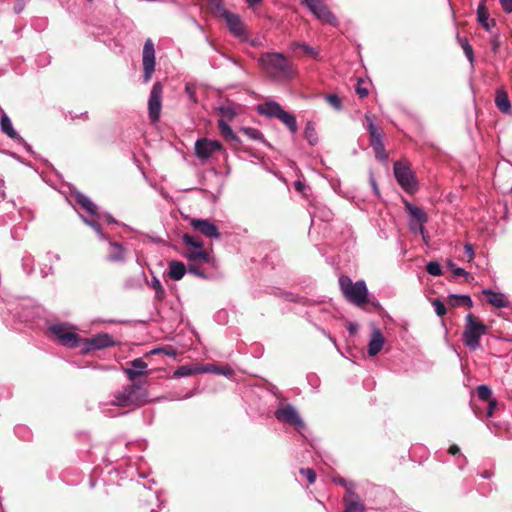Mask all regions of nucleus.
I'll return each instance as SVG.
<instances>
[{
	"mask_svg": "<svg viewBox=\"0 0 512 512\" xmlns=\"http://www.w3.org/2000/svg\"><path fill=\"white\" fill-rule=\"evenodd\" d=\"M259 63L265 73L274 80L287 81L294 76L291 63L282 53H263L259 58Z\"/></svg>",
	"mask_w": 512,
	"mask_h": 512,
	"instance_id": "nucleus-1",
	"label": "nucleus"
},
{
	"mask_svg": "<svg viewBox=\"0 0 512 512\" xmlns=\"http://www.w3.org/2000/svg\"><path fill=\"white\" fill-rule=\"evenodd\" d=\"M338 283L342 294L349 302L357 306L368 302V290L364 280L352 282L349 276L341 275Z\"/></svg>",
	"mask_w": 512,
	"mask_h": 512,
	"instance_id": "nucleus-2",
	"label": "nucleus"
},
{
	"mask_svg": "<svg viewBox=\"0 0 512 512\" xmlns=\"http://www.w3.org/2000/svg\"><path fill=\"white\" fill-rule=\"evenodd\" d=\"M487 332V327L473 314L469 313L465 317V327L462 334L464 344L471 350L475 351L480 348V340Z\"/></svg>",
	"mask_w": 512,
	"mask_h": 512,
	"instance_id": "nucleus-3",
	"label": "nucleus"
},
{
	"mask_svg": "<svg viewBox=\"0 0 512 512\" xmlns=\"http://www.w3.org/2000/svg\"><path fill=\"white\" fill-rule=\"evenodd\" d=\"M146 402V391L138 384L125 386L111 403L118 407L140 406Z\"/></svg>",
	"mask_w": 512,
	"mask_h": 512,
	"instance_id": "nucleus-4",
	"label": "nucleus"
},
{
	"mask_svg": "<svg viewBox=\"0 0 512 512\" xmlns=\"http://www.w3.org/2000/svg\"><path fill=\"white\" fill-rule=\"evenodd\" d=\"M75 327L68 323H52L48 325V331L55 340L68 348H76L81 341V337L74 332Z\"/></svg>",
	"mask_w": 512,
	"mask_h": 512,
	"instance_id": "nucleus-5",
	"label": "nucleus"
},
{
	"mask_svg": "<svg viewBox=\"0 0 512 512\" xmlns=\"http://www.w3.org/2000/svg\"><path fill=\"white\" fill-rule=\"evenodd\" d=\"M365 128L370 135V145L375 152V156L380 161L387 160L385 146L383 142V135L378 126L375 124V115L367 112L365 113Z\"/></svg>",
	"mask_w": 512,
	"mask_h": 512,
	"instance_id": "nucleus-6",
	"label": "nucleus"
},
{
	"mask_svg": "<svg viewBox=\"0 0 512 512\" xmlns=\"http://www.w3.org/2000/svg\"><path fill=\"white\" fill-rule=\"evenodd\" d=\"M394 170V176L398 182V184L401 186L403 190L406 192L412 194L417 191L418 183L417 180L411 171V169L401 163L396 162L393 167Z\"/></svg>",
	"mask_w": 512,
	"mask_h": 512,
	"instance_id": "nucleus-7",
	"label": "nucleus"
},
{
	"mask_svg": "<svg viewBox=\"0 0 512 512\" xmlns=\"http://www.w3.org/2000/svg\"><path fill=\"white\" fill-rule=\"evenodd\" d=\"M224 147L218 140L200 138L194 144V153L202 162L208 160L216 152H223Z\"/></svg>",
	"mask_w": 512,
	"mask_h": 512,
	"instance_id": "nucleus-8",
	"label": "nucleus"
},
{
	"mask_svg": "<svg viewBox=\"0 0 512 512\" xmlns=\"http://www.w3.org/2000/svg\"><path fill=\"white\" fill-rule=\"evenodd\" d=\"M274 414L278 421L293 425L299 432L305 428L304 421L291 404H281Z\"/></svg>",
	"mask_w": 512,
	"mask_h": 512,
	"instance_id": "nucleus-9",
	"label": "nucleus"
},
{
	"mask_svg": "<svg viewBox=\"0 0 512 512\" xmlns=\"http://www.w3.org/2000/svg\"><path fill=\"white\" fill-rule=\"evenodd\" d=\"M494 185L502 192L512 190V163L504 161L498 163L495 169Z\"/></svg>",
	"mask_w": 512,
	"mask_h": 512,
	"instance_id": "nucleus-10",
	"label": "nucleus"
},
{
	"mask_svg": "<svg viewBox=\"0 0 512 512\" xmlns=\"http://www.w3.org/2000/svg\"><path fill=\"white\" fill-rule=\"evenodd\" d=\"M163 86L160 82H155L150 91L148 99V116L152 123L159 121L162 109Z\"/></svg>",
	"mask_w": 512,
	"mask_h": 512,
	"instance_id": "nucleus-11",
	"label": "nucleus"
},
{
	"mask_svg": "<svg viewBox=\"0 0 512 512\" xmlns=\"http://www.w3.org/2000/svg\"><path fill=\"white\" fill-rule=\"evenodd\" d=\"M143 83H148L155 70V50L151 39L145 41L142 52Z\"/></svg>",
	"mask_w": 512,
	"mask_h": 512,
	"instance_id": "nucleus-12",
	"label": "nucleus"
},
{
	"mask_svg": "<svg viewBox=\"0 0 512 512\" xmlns=\"http://www.w3.org/2000/svg\"><path fill=\"white\" fill-rule=\"evenodd\" d=\"M303 3L322 22L329 23L333 26L337 25L336 17L330 12L322 0H303Z\"/></svg>",
	"mask_w": 512,
	"mask_h": 512,
	"instance_id": "nucleus-13",
	"label": "nucleus"
},
{
	"mask_svg": "<svg viewBox=\"0 0 512 512\" xmlns=\"http://www.w3.org/2000/svg\"><path fill=\"white\" fill-rule=\"evenodd\" d=\"M191 227L200 232L202 235L211 238L219 239L220 233L218 227L208 219L193 218L190 221Z\"/></svg>",
	"mask_w": 512,
	"mask_h": 512,
	"instance_id": "nucleus-14",
	"label": "nucleus"
},
{
	"mask_svg": "<svg viewBox=\"0 0 512 512\" xmlns=\"http://www.w3.org/2000/svg\"><path fill=\"white\" fill-rule=\"evenodd\" d=\"M71 197L81 206L92 218L101 219L97 205L85 194L80 191L71 193Z\"/></svg>",
	"mask_w": 512,
	"mask_h": 512,
	"instance_id": "nucleus-15",
	"label": "nucleus"
},
{
	"mask_svg": "<svg viewBox=\"0 0 512 512\" xmlns=\"http://www.w3.org/2000/svg\"><path fill=\"white\" fill-rule=\"evenodd\" d=\"M124 373L131 382H136L140 376L148 373V365L142 358H136L130 362V366L124 369Z\"/></svg>",
	"mask_w": 512,
	"mask_h": 512,
	"instance_id": "nucleus-16",
	"label": "nucleus"
},
{
	"mask_svg": "<svg viewBox=\"0 0 512 512\" xmlns=\"http://www.w3.org/2000/svg\"><path fill=\"white\" fill-rule=\"evenodd\" d=\"M482 293L487 296V302L495 308H510L512 306V303L502 292H495L486 288L482 290Z\"/></svg>",
	"mask_w": 512,
	"mask_h": 512,
	"instance_id": "nucleus-17",
	"label": "nucleus"
},
{
	"mask_svg": "<svg viewBox=\"0 0 512 512\" xmlns=\"http://www.w3.org/2000/svg\"><path fill=\"white\" fill-rule=\"evenodd\" d=\"M0 130L14 142L23 141V137L14 129L10 117L4 110H1L0 112Z\"/></svg>",
	"mask_w": 512,
	"mask_h": 512,
	"instance_id": "nucleus-18",
	"label": "nucleus"
},
{
	"mask_svg": "<svg viewBox=\"0 0 512 512\" xmlns=\"http://www.w3.org/2000/svg\"><path fill=\"white\" fill-rule=\"evenodd\" d=\"M383 345H384L383 334L378 328H376L373 330V332L371 334V339L368 344L369 356H371V357L376 356L383 348Z\"/></svg>",
	"mask_w": 512,
	"mask_h": 512,
	"instance_id": "nucleus-19",
	"label": "nucleus"
},
{
	"mask_svg": "<svg viewBox=\"0 0 512 512\" xmlns=\"http://www.w3.org/2000/svg\"><path fill=\"white\" fill-rule=\"evenodd\" d=\"M405 211L409 216L410 221L424 222L428 221L427 213L420 207L414 205L409 201H404Z\"/></svg>",
	"mask_w": 512,
	"mask_h": 512,
	"instance_id": "nucleus-20",
	"label": "nucleus"
},
{
	"mask_svg": "<svg viewBox=\"0 0 512 512\" xmlns=\"http://www.w3.org/2000/svg\"><path fill=\"white\" fill-rule=\"evenodd\" d=\"M92 345L95 350H102L109 347H114L117 343L109 333H98L90 337Z\"/></svg>",
	"mask_w": 512,
	"mask_h": 512,
	"instance_id": "nucleus-21",
	"label": "nucleus"
},
{
	"mask_svg": "<svg viewBox=\"0 0 512 512\" xmlns=\"http://www.w3.org/2000/svg\"><path fill=\"white\" fill-rule=\"evenodd\" d=\"M259 114L268 118H277L283 111L282 106L276 101H266L264 104L257 107Z\"/></svg>",
	"mask_w": 512,
	"mask_h": 512,
	"instance_id": "nucleus-22",
	"label": "nucleus"
},
{
	"mask_svg": "<svg viewBox=\"0 0 512 512\" xmlns=\"http://www.w3.org/2000/svg\"><path fill=\"white\" fill-rule=\"evenodd\" d=\"M289 49L295 54L305 55L312 59H317L319 56L318 50L306 43L293 42L290 44Z\"/></svg>",
	"mask_w": 512,
	"mask_h": 512,
	"instance_id": "nucleus-23",
	"label": "nucleus"
},
{
	"mask_svg": "<svg viewBox=\"0 0 512 512\" xmlns=\"http://www.w3.org/2000/svg\"><path fill=\"white\" fill-rule=\"evenodd\" d=\"M219 17L226 22L230 32H242V23L240 17L237 14H234L225 9V11Z\"/></svg>",
	"mask_w": 512,
	"mask_h": 512,
	"instance_id": "nucleus-24",
	"label": "nucleus"
},
{
	"mask_svg": "<svg viewBox=\"0 0 512 512\" xmlns=\"http://www.w3.org/2000/svg\"><path fill=\"white\" fill-rule=\"evenodd\" d=\"M495 105L504 114H510L512 107L508 94L504 90H497L495 95Z\"/></svg>",
	"mask_w": 512,
	"mask_h": 512,
	"instance_id": "nucleus-25",
	"label": "nucleus"
},
{
	"mask_svg": "<svg viewBox=\"0 0 512 512\" xmlns=\"http://www.w3.org/2000/svg\"><path fill=\"white\" fill-rule=\"evenodd\" d=\"M169 277L174 281L181 280L187 272V267L181 261L173 260L169 264Z\"/></svg>",
	"mask_w": 512,
	"mask_h": 512,
	"instance_id": "nucleus-26",
	"label": "nucleus"
},
{
	"mask_svg": "<svg viewBox=\"0 0 512 512\" xmlns=\"http://www.w3.org/2000/svg\"><path fill=\"white\" fill-rule=\"evenodd\" d=\"M202 8H205L214 16L219 17L224 11L225 7L221 0H198L197 2Z\"/></svg>",
	"mask_w": 512,
	"mask_h": 512,
	"instance_id": "nucleus-27",
	"label": "nucleus"
},
{
	"mask_svg": "<svg viewBox=\"0 0 512 512\" xmlns=\"http://www.w3.org/2000/svg\"><path fill=\"white\" fill-rule=\"evenodd\" d=\"M111 253L108 255L107 260L109 262H124L125 261V248L118 242L109 241Z\"/></svg>",
	"mask_w": 512,
	"mask_h": 512,
	"instance_id": "nucleus-28",
	"label": "nucleus"
},
{
	"mask_svg": "<svg viewBox=\"0 0 512 512\" xmlns=\"http://www.w3.org/2000/svg\"><path fill=\"white\" fill-rule=\"evenodd\" d=\"M218 128L222 136L231 142H234L236 144H240L241 140L237 136V134L232 130L228 122H226L224 119L218 120Z\"/></svg>",
	"mask_w": 512,
	"mask_h": 512,
	"instance_id": "nucleus-29",
	"label": "nucleus"
},
{
	"mask_svg": "<svg viewBox=\"0 0 512 512\" xmlns=\"http://www.w3.org/2000/svg\"><path fill=\"white\" fill-rule=\"evenodd\" d=\"M448 302L452 307L465 306L471 308L473 306L472 298L467 294H450Z\"/></svg>",
	"mask_w": 512,
	"mask_h": 512,
	"instance_id": "nucleus-30",
	"label": "nucleus"
},
{
	"mask_svg": "<svg viewBox=\"0 0 512 512\" xmlns=\"http://www.w3.org/2000/svg\"><path fill=\"white\" fill-rule=\"evenodd\" d=\"M183 256L190 262L201 261L203 263H208L210 261L209 254L204 251V249H191L189 251L184 252Z\"/></svg>",
	"mask_w": 512,
	"mask_h": 512,
	"instance_id": "nucleus-31",
	"label": "nucleus"
},
{
	"mask_svg": "<svg viewBox=\"0 0 512 512\" xmlns=\"http://www.w3.org/2000/svg\"><path fill=\"white\" fill-rule=\"evenodd\" d=\"M276 119H279L283 124H285L292 134H295L297 132L298 126L296 117L292 113L283 109V111L279 114V116Z\"/></svg>",
	"mask_w": 512,
	"mask_h": 512,
	"instance_id": "nucleus-32",
	"label": "nucleus"
},
{
	"mask_svg": "<svg viewBox=\"0 0 512 512\" xmlns=\"http://www.w3.org/2000/svg\"><path fill=\"white\" fill-rule=\"evenodd\" d=\"M458 44L462 47L464 54L471 65L474 62V51L473 48L465 35L456 34Z\"/></svg>",
	"mask_w": 512,
	"mask_h": 512,
	"instance_id": "nucleus-33",
	"label": "nucleus"
},
{
	"mask_svg": "<svg viewBox=\"0 0 512 512\" xmlns=\"http://www.w3.org/2000/svg\"><path fill=\"white\" fill-rule=\"evenodd\" d=\"M344 510L343 512H364L366 507L360 499H350L343 497Z\"/></svg>",
	"mask_w": 512,
	"mask_h": 512,
	"instance_id": "nucleus-34",
	"label": "nucleus"
},
{
	"mask_svg": "<svg viewBox=\"0 0 512 512\" xmlns=\"http://www.w3.org/2000/svg\"><path fill=\"white\" fill-rule=\"evenodd\" d=\"M204 367L200 366H191V365H183L178 367L175 372L174 376L176 377H187L194 374H197L199 372H203Z\"/></svg>",
	"mask_w": 512,
	"mask_h": 512,
	"instance_id": "nucleus-35",
	"label": "nucleus"
},
{
	"mask_svg": "<svg viewBox=\"0 0 512 512\" xmlns=\"http://www.w3.org/2000/svg\"><path fill=\"white\" fill-rule=\"evenodd\" d=\"M304 137L311 146H315L318 143V135L313 122L308 121L304 129Z\"/></svg>",
	"mask_w": 512,
	"mask_h": 512,
	"instance_id": "nucleus-36",
	"label": "nucleus"
},
{
	"mask_svg": "<svg viewBox=\"0 0 512 512\" xmlns=\"http://www.w3.org/2000/svg\"><path fill=\"white\" fill-rule=\"evenodd\" d=\"M79 216L86 225L90 226L97 233L100 240H103V241L108 240L107 236L101 230V226L98 223L99 219H96V218L88 219L85 216H83L82 214H79Z\"/></svg>",
	"mask_w": 512,
	"mask_h": 512,
	"instance_id": "nucleus-37",
	"label": "nucleus"
},
{
	"mask_svg": "<svg viewBox=\"0 0 512 512\" xmlns=\"http://www.w3.org/2000/svg\"><path fill=\"white\" fill-rule=\"evenodd\" d=\"M241 131L251 140L260 141L266 145L269 146V144L266 142L263 133L252 127H243Z\"/></svg>",
	"mask_w": 512,
	"mask_h": 512,
	"instance_id": "nucleus-38",
	"label": "nucleus"
},
{
	"mask_svg": "<svg viewBox=\"0 0 512 512\" xmlns=\"http://www.w3.org/2000/svg\"><path fill=\"white\" fill-rule=\"evenodd\" d=\"M217 111L221 116L220 119H224L226 122L232 121L237 115L235 108L231 105L219 106Z\"/></svg>",
	"mask_w": 512,
	"mask_h": 512,
	"instance_id": "nucleus-39",
	"label": "nucleus"
},
{
	"mask_svg": "<svg viewBox=\"0 0 512 512\" xmlns=\"http://www.w3.org/2000/svg\"><path fill=\"white\" fill-rule=\"evenodd\" d=\"M155 290V299L158 301H162L166 297L165 289L163 288L160 280L153 276L152 280L149 284Z\"/></svg>",
	"mask_w": 512,
	"mask_h": 512,
	"instance_id": "nucleus-40",
	"label": "nucleus"
},
{
	"mask_svg": "<svg viewBox=\"0 0 512 512\" xmlns=\"http://www.w3.org/2000/svg\"><path fill=\"white\" fill-rule=\"evenodd\" d=\"M203 372H213L227 377L233 375V370L230 367H220L213 365L204 366Z\"/></svg>",
	"mask_w": 512,
	"mask_h": 512,
	"instance_id": "nucleus-41",
	"label": "nucleus"
},
{
	"mask_svg": "<svg viewBox=\"0 0 512 512\" xmlns=\"http://www.w3.org/2000/svg\"><path fill=\"white\" fill-rule=\"evenodd\" d=\"M183 243L192 249H202L204 247L203 242L200 239L195 238L194 236L185 233L182 236Z\"/></svg>",
	"mask_w": 512,
	"mask_h": 512,
	"instance_id": "nucleus-42",
	"label": "nucleus"
},
{
	"mask_svg": "<svg viewBox=\"0 0 512 512\" xmlns=\"http://www.w3.org/2000/svg\"><path fill=\"white\" fill-rule=\"evenodd\" d=\"M477 16H478V21L482 24V27L485 30H489L490 29V24L488 21L489 14H488L485 6L479 5L478 10H477Z\"/></svg>",
	"mask_w": 512,
	"mask_h": 512,
	"instance_id": "nucleus-43",
	"label": "nucleus"
},
{
	"mask_svg": "<svg viewBox=\"0 0 512 512\" xmlns=\"http://www.w3.org/2000/svg\"><path fill=\"white\" fill-rule=\"evenodd\" d=\"M477 395L480 400L488 401L491 399L492 390L488 385L482 384L477 387Z\"/></svg>",
	"mask_w": 512,
	"mask_h": 512,
	"instance_id": "nucleus-44",
	"label": "nucleus"
},
{
	"mask_svg": "<svg viewBox=\"0 0 512 512\" xmlns=\"http://www.w3.org/2000/svg\"><path fill=\"white\" fill-rule=\"evenodd\" d=\"M426 271L431 276H441L442 275V268L440 264L437 261H430L426 265Z\"/></svg>",
	"mask_w": 512,
	"mask_h": 512,
	"instance_id": "nucleus-45",
	"label": "nucleus"
},
{
	"mask_svg": "<svg viewBox=\"0 0 512 512\" xmlns=\"http://www.w3.org/2000/svg\"><path fill=\"white\" fill-rule=\"evenodd\" d=\"M326 101L335 110H337V111L342 110V102L337 94H329L328 96H326Z\"/></svg>",
	"mask_w": 512,
	"mask_h": 512,
	"instance_id": "nucleus-46",
	"label": "nucleus"
},
{
	"mask_svg": "<svg viewBox=\"0 0 512 512\" xmlns=\"http://www.w3.org/2000/svg\"><path fill=\"white\" fill-rule=\"evenodd\" d=\"M187 272L202 279L207 278L206 273L195 263H189L187 267Z\"/></svg>",
	"mask_w": 512,
	"mask_h": 512,
	"instance_id": "nucleus-47",
	"label": "nucleus"
},
{
	"mask_svg": "<svg viewBox=\"0 0 512 512\" xmlns=\"http://www.w3.org/2000/svg\"><path fill=\"white\" fill-rule=\"evenodd\" d=\"M80 343L82 344L80 349L81 354L86 355L91 351H96L90 338H81Z\"/></svg>",
	"mask_w": 512,
	"mask_h": 512,
	"instance_id": "nucleus-48",
	"label": "nucleus"
},
{
	"mask_svg": "<svg viewBox=\"0 0 512 512\" xmlns=\"http://www.w3.org/2000/svg\"><path fill=\"white\" fill-rule=\"evenodd\" d=\"M409 229L413 234H424L425 223L424 222H416L410 221L408 222Z\"/></svg>",
	"mask_w": 512,
	"mask_h": 512,
	"instance_id": "nucleus-49",
	"label": "nucleus"
},
{
	"mask_svg": "<svg viewBox=\"0 0 512 512\" xmlns=\"http://www.w3.org/2000/svg\"><path fill=\"white\" fill-rule=\"evenodd\" d=\"M447 266L449 267V269L453 272L454 275L456 276H463V277H467L469 275V273L461 268V267H457L453 261L449 260L447 262Z\"/></svg>",
	"mask_w": 512,
	"mask_h": 512,
	"instance_id": "nucleus-50",
	"label": "nucleus"
},
{
	"mask_svg": "<svg viewBox=\"0 0 512 512\" xmlns=\"http://www.w3.org/2000/svg\"><path fill=\"white\" fill-rule=\"evenodd\" d=\"M433 307L435 309V313L439 316V317H442L446 314V307H445V304L440 301L439 299H435L433 302Z\"/></svg>",
	"mask_w": 512,
	"mask_h": 512,
	"instance_id": "nucleus-51",
	"label": "nucleus"
},
{
	"mask_svg": "<svg viewBox=\"0 0 512 512\" xmlns=\"http://www.w3.org/2000/svg\"><path fill=\"white\" fill-rule=\"evenodd\" d=\"M300 473L307 478L309 484H313L315 482L317 476L313 469L301 468Z\"/></svg>",
	"mask_w": 512,
	"mask_h": 512,
	"instance_id": "nucleus-52",
	"label": "nucleus"
},
{
	"mask_svg": "<svg viewBox=\"0 0 512 512\" xmlns=\"http://www.w3.org/2000/svg\"><path fill=\"white\" fill-rule=\"evenodd\" d=\"M364 81L362 79L357 80V85L355 87V92L360 98H365L368 96V89L363 86Z\"/></svg>",
	"mask_w": 512,
	"mask_h": 512,
	"instance_id": "nucleus-53",
	"label": "nucleus"
},
{
	"mask_svg": "<svg viewBox=\"0 0 512 512\" xmlns=\"http://www.w3.org/2000/svg\"><path fill=\"white\" fill-rule=\"evenodd\" d=\"M497 405H498V402L495 398H491L490 400H488V407H487V411H486V415L488 417H492Z\"/></svg>",
	"mask_w": 512,
	"mask_h": 512,
	"instance_id": "nucleus-54",
	"label": "nucleus"
},
{
	"mask_svg": "<svg viewBox=\"0 0 512 512\" xmlns=\"http://www.w3.org/2000/svg\"><path fill=\"white\" fill-rule=\"evenodd\" d=\"M354 489H355V484L354 483H350L349 487L346 488V492H345V496L344 497H347V498H350V499H360L359 496L356 494Z\"/></svg>",
	"mask_w": 512,
	"mask_h": 512,
	"instance_id": "nucleus-55",
	"label": "nucleus"
},
{
	"mask_svg": "<svg viewBox=\"0 0 512 512\" xmlns=\"http://www.w3.org/2000/svg\"><path fill=\"white\" fill-rule=\"evenodd\" d=\"M185 92L191 101L197 102V98L195 96V89L191 84L185 85Z\"/></svg>",
	"mask_w": 512,
	"mask_h": 512,
	"instance_id": "nucleus-56",
	"label": "nucleus"
},
{
	"mask_svg": "<svg viewBox=\"0 0 512 512\" xmlns=\"http://www.w3.org/2000/svg\"><path fill=\"white\" fill-rule=\"evenodd\" d=\"M464 252L468 256L469 261L473 260L474 257V247L472 244H466L464 246Z\"/></svg>",
	"mask_w": 512,
	"mask_h": 512,
	"instance_id": "nucleus-57",
	"label": "nucleus"
},
{
	"mask_svg": "<svg viewBox=\"0 0 512 512\" xmlns=\"http://www.w3.org/2000/svg\"><path fill=\"white\" fill-rule=\"evenodd\" d=\"M504 11L512 12V0H499Z\"/></svg>",
	"mask_w": 512,
	"mask_h": 512,
	"instance_id": "nucleus-58",
	"label": "nucleus"
},
{
	"mask_svg": "<svg viewBox=\"0 0 512 512\" xmlns=\"http://www.w3.org/2000/svg\"><path fill=\"white\" fill-rule=\"evenodd\" d=\"M333 482L337 485L343 486L345 488L349 487V484L351 482L347 481L345 478L342 477H335L333 478Z\"/></svg>",
	"mask_w": 512,
	"mask_h": 512,
	"instance_id": "nucleus-59",
	"label": "nucleus"
},
{
	"mask_svg": "<svg viewBox=\"0 0 512 512\" xmlns=\"http://www.w3.org/2000/svg\"><path fill=\"white\" fill-rule=\"evenodd\" d=\"M236 36H238L240 39L242 40H245V41H250L252 45H258L260 44L261 42L259 41H255V40H252L250 39V36L252 34H244V33H241V34H235Z\"/></svg>",
	"mask_w": 512,
	"mask_h": 512,
	"instance_id": "nucleus-60",
	"label": "nucleus"
},
{
	"mask_svg": "<svg viewBox=\"0 0 512 512\" xmlns=\"http://www.w3.org/2000/svg\"><path fill=\"white\" fill-rule=\"evenodd\" d=\"M19 145L23 146L24 149L31 155L34 154L33 148L30 144H28L25 139L23 138V141H16Z\"/></svg>",
	"mask_w": 512,
	"mask_h": 512,
	"instance_id": "nucleus-61",
	"label": "nucleus"
},
{
	"mask_svg": "<svg viewBox=\"0 0 512 512\" xmlns=\"http://www.w3.org/2000/svg\"><path fill=\"white\" fill-rule=\"evenodd\" d=\"M104 218L108 223L115 224L116 220L113 218V216L109 213L101 214V219Z\"/></svg>",
	"mask_w": 512,
	"mask_h": 512,
	"instance_id": "nucleus-62",
	"label": "nucleus"
},
{
	"mask_svg": "<svg viewBox=\"0 0 512 512\" xmlns=\"http://www.w3.org/2000/svg\"><path fill=\"white\" fill-rule=\"evenodd\" d=\"M370 183H371V187H372V189H373L374 193H375L376 195H379V189H378V186H377L376 180H375L373 177H371V178H370Z\"/></svg>",
	"mask_w": 512,
	"mask_h": 512,
	"instance_id": "nucleus-63",
	"label": "nucleus"
},
{
	"mask_svg": "<svg viewBox=\"0 0 512 512\" xmlns=\"http://www.w3.org/2000/svg\"><path fill=\"white\" fill-rule=\"evenodd\" d=\"M451 455H456L458 453H460V448L457 446V445H452L450 448H449V451H448Z\"/></svg>",
	"mask_w": 512,
	"mask_h": 512,
	"instance_id": "nucleus-64",
	"label": "nucleus"
}]
</instances>
